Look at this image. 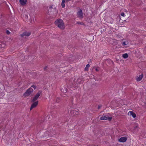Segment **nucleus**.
Instances as JSON below:
<instances>
[{"mask_svg":"<svg viewBox=\"0 0 146 146\" xmlns=\"http://www.w3.org/2000/svg\"><path fill=\"white\" fill-rule=\"evenodd\" d=\"M25 19H28V14H26L25 16Z\"/></svg>","mask_w":146,"mask_h":146,"instance_id":"nucleus-18","label":"nucleus"},{"mask_svg":"<svg viewBox=\"0 0 146 146\" xmlns=\"http://www.w3.org/2000/svg\"><path fill=\"white\" fill-rule=\"evenodd\" d=\"M31 35V33L29 32H25L23 33L21 35V36L22 37H23L25 36H28Z\"/></svg>","mask_w":146,"mask_h":146,"instance_id":"nucleus-6","label":"nucleus"},{"mask_svg":"<svg viewBox=\"0 0 146 146\" xmlns=\"http://www.w3.org/2000/svg\"><path fill=\"white\" fill-rule=\"evenodd\" d=\"M143 76L142 74H141V75H139V76L136 78V80L138 82L140 81L142 79Z\"/></svg>","mask_w":146,"mask_h":146,"instance_id":"nucleus-11","label":"nucleus"},{"mask_svg":"<svg viewBox=\"0 0 146 146\" xmlns=\"http://www.w3.org/2000/svg\"><path fill=\"white\" fill-rule=\"evenodd\" d=\"M90 65L89 64H87L85 69V70L87 71H88L89 68L90 67Z\"/></svg>","mask_w":146,"mask_h":146,"instance_id":"nucleus-17","label":"nucleus"},{"mask_svg":"<svg viewBox=\"0 0 146 146\" xmlns=\"http://www.w3.org/2000/svg\"><path fill=\"white\" fill-rule=\"evenodd\" d=\"M6 33L7 34L9 35L10 34V32L8 30H7L6 31Z\"/></svg>","mask_w":146,"mask_h":146,"instance_id":"nucleus-20","label":"nucleus"},{"mask_svg":"<svg viewBox=\"0 0 146 146\" xmlns=\"http://www.w3.org/2000/svg\"><path fill=\"white\" fill-rule=\"evenodd\" d=\"M100 119L101 120H106L108 119V117L106 116H102L100 118Z\"/></svg>","mask_w":146,"mask_h":146,"instance_id":"nucleus-15","label":"nucleus"},{"mask_svg":"<svg viewBox=\"0 0 146 146\" xmlns=\"http://www.w3.org/2000/svg\"><path fill=\"white\" fill-rule=\"evenodd\" d=\"M96 70L97 71H98V70L97 68L96 69Z\"/></svg>","mask_w":146,"mask_h":146,"instance_id":"nucleus-23","label":"nucleus"},{"mask_svg":"<svg viewBox=\"0 0 146 146\" xmlns=\"http://www.w3.org/2000/svg\"><path fill=\"white\" fill-rule=\"evenodd\" d=\"M100 108V107L99 106V107H98V108L99 109V108Z\"/></svg>","mask_w":146,"mask_h":146,"instance_id":"nucleus-24","label":"nucleus"},{"mask_svg":"<svg viewBox=\"0 0 146 146\" xmlns=\"http://www.w3.org/2000/svg\"><path fill=\"white\" fill-rule=\"evenodd\" d=\"M68 2V1H66V0H62L61 3V6L62 8H64L65 7V5L64 3L65 2Z\"/></svg>","mask_w":146,"mask_h":146,"instance_id":"nucleus-12","label":"nucleus"},{"mask_svg":"<svg viewBox=\"0 0 146 146\" xmlns=\"http://www.w3.org/2000/svg\"><path fill=\"white\" fill-rule=\"evenodd\" d=\"M4 45V44H1V46L0 47V48H1V46H2V45Z\"/></svg>","mask_w":146,"mask_h":146,"instance_id":"nucleus-22","label":"nucleus"},{"mask_svg":"<svg viewBox=\"0 0 146 146\" xmlns=\"http://www.w3.org/2000/svg\"><path fill=\"white\" fill-rule=\"evenodd\" d=\"M121 15L123 17H124L125 16V15L123 13H122L121 14Z\"/></svg>","mask_w":146,"mask_h":146,"instance_id":"nucleus-19","label":"nucleus"},{"mask_svg":"<svg viewBox=\"0 0 146 146\" xmlns=\"http://www.w3.org/2000/svg\"><path fill=\"white\" fill-rule=\"evenodd\" d=\"M128 115L132 116L133 118H135L136 116V114L132 111H129L128 113Z\"/></svg>","mask_w":146,"mask_h":146,"instance_id":"nucleus-9","label":"nucleus"},{"mask_svg":"<svg viewBox=\"0 0 146 146\" xmlns=\"http://www.w3.org/2000/svg\"><path fill=\"white\" fill-rule=\"evenodd\" d=\"M55 23L60 29H63L64 28V23L62 19H59L56 20L55 21Z\"/></svg>","mask_w":146,"mask_h":146,"instance_id":"nucleus-2","label":"nucleus"},{"mask_svg":"<svg viewBox=\"0 0 146 146\" xmlns=\"http://www.w3.org/2000/svg\"><path fill=\"white\" fill-rule=\"evenodd\" d=\"M61 91L64 93H66L67 91V89L65 87H64L61 89Z\"/></svg>","mask_w":146,"mask_h":146,"instance_id":"nucleus-13","label":"nucleus"},{"mask_svg":"<svg viewBox=\"0 0 146 146\" xmlns=\"http://www.w3.org/2000/svg\"><path fill=\"white\" fill-rule=\"evenodd\" d=\"M38 103V101H37L33 103L31 105V108L30 110H32L33 108H35L37 105Z\"/></svg>","mask_w":146,"mask_h":146,"instance_id":"nucleus-8","label":"nucleus"},{"mask_svg":"<svg viewBox=\"0 0 146 146\" xmlns=\"http://www.w3.org/2000/svg\"><path fill=\"white\" fill-rule=\"evenodd\" d=\"M128 42L127 41H125L122 42V44L123 46H125L128 44Z\"/></svg>","mask_w":146,"mask_h":146,"instance_id":"nucleus-14","label":"nucleus"},{"mask_svg":"<svg viewBox=\"0 0 146 146\" xmlns=\"http://www.w3.org/2000/svg\"><path fill=\"white\" fill-rule=\"evenodd\" d=\"M41 92L39 91L36 94L35 96L33 98V99L32 100V102H34L36 101L38 98L40 96L41 94Z\"/></svg>","mask_w":146,"mask_h":146,"instance_id":"nucleus-3","label":"nucleus"},{"mask_svg":"<svg viewBox=\"0 0 146 146\" xmlns=\"http://www.w3.org/2000/svg\"><path fill=\"white\" fill-rule=\"evenodd\" d=\"M19 2L20 4L22 5H25L27 1V0H19Z\"/></svg>","mask_w":146,"mask_h":146,"instance_id":"nucleus-10","label":"nucleus"},{"mask_svg":"<svg viewBox=\"0 0 146 146\" xmlns=\"http://www.w3.org/2000/svg\"><path fill=\"white\" fill-rule=\"evenodd\" d=\"M127 138L126 137H121L119 139V141L121 142H125L127 139Z\"/></svg>","mask_w":146,"mask_h":146,"instance_id":"nucleus-5","label":"nucleus"},{"mask_svg":"<svg viewBox=\"0 0 146 146\" xmlns=\"http://www.w3.org/2000/svg\"><path fill=\"white\" fill-rule=\"evenodd\" d=\"M36 88V86L34 85H33L28 89L25 93L24 94V96L25 97H27L30 95L33 91V88L35 90Z\"/></svg>","mask_w":146,"mask_h":146,"instance_id":"nucleus-1","label":"nucleus"},{"mask_svg":"<svg viewBox=\"0 0 146 146\" xmlns=\"http://www.w3.org/2000/svg\"><path fill=\"white\" fill-rule=\"evenodd\" d=\"M70 113L72 115H78L79 114V112L78 111L76 110L71 109L70 110Z\"/></svg>","mask_w":146,"mask_h":146,"instance_id":"nucleus-4","label":"nucleus"},{"mask_svg":"<svg viewBox=\"0 0 146 146\" xmlns=\"http://www.w3.org/2000/svg\"><path fill=\"white\" fill-rule=\"evenodd\" d=\"M77 14L78 16L80 18H82L83 13L81 10H80L79 11H78L77 13Z\"/></svg>","mask_w":146,"mask_h":146,"instance_id":"nucleus-7","label":"nucleus"},{"mask_svg":"<svg viewBox=\"0 0 146 146\" xmlns=\"http://www.w3.org/2000/svg\"><path fill=\"white\" fill-rule=\"evenodd\" d=\"M112 119L111 117H108V119L110 121Z\"/></svg>","mask_w":146,"mask_h":146,"instance_id":"nucleus-21","label":"nucleus"},{"mask_svg":"<svg viewBox=\"0 0 146 146\" xmlns=\"http://www.w3.org/2000/svg\"><path fill=\"white\" fill-rule=\"evenodd\" d=\"M123 57L124 58H126L128 57V55L127 53H125L123 54Z\"/></svg>","mask_w":146,"mask_h":146,"instance_id":"nucleus-16","label":"nucleus"}]
</instances>
